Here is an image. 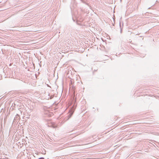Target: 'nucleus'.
Listing matches in <instances>:
<instances>
[{
  "label": "nucleus",
  "instance_id": "39448f33",
  "mask_svg": "<svg viewBox=\"0 0 159 159\" xmlns=\"http://www.w3.org/2000/svg\"><path fill=\"white\" fill-rule=\"evenodd\" d=\"M75 0H72V2H74Z\"/></svg>",
  "mask_w": 159,
  "mask_h": 159
},
{
  "label": "nucleus",
  "instance_id": "7ed1b4c3",
  "mask_svg": "<svg viewBox=\"0 0 159 159\" xmlns=\"http://www.w3.org/2000/svg\"><path fill=\"white\" fill-rule=\"evenodd\" d=\"M38 159H44V158H43V157H41L39 158Z\"/></svg>",
  "mask_w": 159,
  "mask_h": 159
},
{
  "label": "nucleus",
  "instance_id": "20e7f679",
  "mask_svg": "<svg viewBox=\"0 0 159 159\" xmlns=\"http://www.w3.org/2000/svg\"><path fill=\"white\" fill-rule=\"evenodd\" d=\"M53 96H51L50 98V99H52L53 98Z\"/></svg>",
  "mask_w": 159,
  "mask_h": 159
},
{
  "label": "nucleus",
  "instance_id": "f257e3e1",
  "mask_svg": "<svg viewBox=\"0 0 159 159\" xmlns=\"http://www.w3.org/2000/svg\"><path fill=\"white\" fill-rule=\"evenodd\" d=\"M75 109V107H73L70 110V112H71L70 116H71L72 115V114H73V112H74Z\"/></svg>",
  "mask_w": 159,
  "mask_h": 159
},
{
  "label": "nucleus",
  "instance_id": "f03ea898",
  "mask_svg": "<svg viewBox=\"0 0 159 159\" xmlns=\"http://www.w3.org/2000/svg\"><path fill=\"white\" fill-rule=\"evenodd\" d=\"M80 0L82 1V2L83 3H86V0Z\"/></svg>",
  "mask_w": 159,
  "mask_h": 159
}]
</instances>
